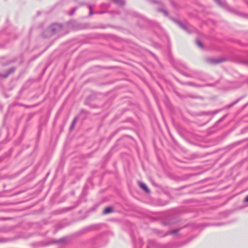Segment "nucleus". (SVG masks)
<instances>
[{
    "label": "nucleus",
    "mask_w": 248,
    "mask_h": 248,
    "mask_svg": "<svg viewBox=\"0 0 248 248\" xmlns=\"http://www.w3.org/2000/svg\"><path fill=\"white\" fill-rule=\"evenodd\" d=\"M180 27L188 33H191L194 31V28L191 25L186 24H184L181 22L178 23Z\"/></svg>",
    "instance_id": "obj_3"
},
{
    "label": "nucleus",
    "mask_w": 248,
    "mask_h": 248,
    "mask_svg": "<svg viewBox=\"0 0 248 248\" xmlns=\"http://www.w3.org/2000/svg\"><path fill=\"white\" fill-rule=\"evenodd\" d=\"M186 84L189 86H193L196 87H200V86L197 84H196L195 83L193 82H189L186 83Z\"/></svg>",
    "instance_id": "obj_15"
},
{
    "label": "nucleus",
    "mask_w": 248,
    "mask_h": 248,
    "mask_svg": "<svg viewBox=\"0 0 248 248\" xmlns=\"http://www.w3.org/2000/svg\"><path fill=\"white\" fill-rule=\"evenodd\" d=\"M113 2H114L116 4L123 5L124 4V0H111Z\"/></svg>",
    "instance_id": "obj_8"
},
{
    "label": "nucleus",
    "mask_w": 248,
    "mask_h": 248,
    "mask_svg": "<svg viewBox=\"0 0 248 248\" xmlns=\"http://www.w3.org/2000/svg\"><path fill=\"white\" fill-rule=\"evenodd\" d=\"M104 13V12L102 11V12H98V14H103Z\"/></svg>",
    "instance_id": "obj_21"
},
{
    "label": "nucleus",
    "mask_w": 248,
    "mask_h": 248,
    "mask_svg": "<svg viewBox=\"0 0 248 248\" xmlns=\"http://www.w3.org/2000/svg\"><path fill=\"white\" fill-rule=\"evenodd\" d=\"M62 30V27L59 24H54L46 31V33L48 34L46 37H50L55 33L60 32Z\"/></svg>",
    "instance_id": "obj_1"
},
{
    "label": "nucleus",
    "mask_w": 248,
    "mask_h": 248,
    "mask_svg": "<svg viewBox=\"0 0 248 248\" xmlns=\"http://www.w3.org/2000/svg\"><path fill=\"white\" fill-rule=\"evenodd\" d=\"M244 202H248V195L245 198Z\"/></svg>",
    "instance_id": "obj_20"
},
{
    "label": "nucleus",
    "mask_w": 248,
    "mask_h": 248,
    "mask_svg": "<svg viewBox=\"0 0 248 248\" xmlns=\"http://www.w3.org/2000/svg\"><path fill=\"white\" fill-rule=\"evenodd\" d=\"M88 8L90 9L89 16H91L93 14V8H92V6L90 5H88Z\"/></svg>",
    "instance_id": "obj_14"
},
{
    "label": "nucleus",
    "mask_w": 248,
    "mask_h": 248,
    "mask_svg": "<svg viewBox=\"0 0 248 248\" xmlns=\"http://www.w3.org/2000/svg\"><path fill=\"white\" fill-rule=\"evenodd\" d=\"M135 248H141V246L142 245V240L140 238H139L137 240H136L134 243Z\"/></svg>",
    "instance_id": "obj_5"
},
{
    "label": "nucleus",
    "mask_w": 248,
    "mask_h": 248,
    "mask_svg": "<svg viewBox=\"0 0 248 248\" xmlns=\"http://www.w3.org/2000/svg\"><path fill=\"white\" fill-rule=\"evenodd\" d=\"M178 231H179V230H174L170 231L169 232H168L167 233V234H176Z\"/></svg>",
    "instance_id": "obj_16"
},
{
    "label": "nucleus",
    "mask_w": 248,
    "mask_h": 248,
    "mask_svg": "<svg viewBox=\"0 0 248 248\" xmlns=\"http://www.w3.org/2000/svg\"><path fill=\"white\" fill-rule=\"evenodd\" d=\"M139 185H140V186L142 189H143L146 192L149 193L150 192L149 188L147 187V186L144 183L140 182V183H139Z\"/></svg>",
    "instance_id": "obj_6"
},
{
    "label": "nucleus",
    "mask_w": 248,
    "mask_h": 248,
    "mask_svg": "<svg viewBox=\"0 0 248 248\" xmlns=\"http://www.w3.org/2000/svg\"><path fill=\"white\" fill-rule=\"evenodd\" d=\"M77 121H78V118L77 117L75 118V119L73 120V122H72V123L71 125V126H70V129L71 130L73 129V128L74 127L75 125L76 124Z\"/></svg>",
    "instance_id": "obj_11"
},
{
    "label": "nucleus",
    "mask_w": 248,
    "mask_h": 248,
    "mask_svg": "<svg viewBox=\"0 0 248 248\" xmlns=\"http://www.w3.org/2000/svg\"><path fill=\"white\" fill-rule=\"evenodd\" d=\"M238 102V101H236L234 102H233L232 103L230 104L229 105H228L227 106V108H231V107H232L233 105H234V104H235L237 102Z\"/></svg>",
    "instance_id": "obj_19"
},
{
    "label": "nucleus",
    "mask_w": 248,
    "mask_h": 248,
    "mask_svg": "<svg viewBox=\"0 0 248 248\" xmlns=\"http://www.w3.org/2000/svg\"><path fill=\"white\" fill-rule=\"evenodd\" d=\"M196 45H197V46L198 47H199L200 48H202L203 47L202 43L199 40H197L196 41Z\"/></svg>",
    "instance_id": "obj_10"
},
{
    "label": "nucleus",
    "mask_w": 248,
    "mask_h": 248,
    "mask_svg": "<svg viewBox=\"0 0 248 248\" xmlns=\"http://www.w3.org/2000/svg\"><path fill=\"white\" fill-rule=\"evenodd\" d=\"M113 209L111 207H108L106 208L103 211L104 214H108L112 212Z\"/></svg>",
    "instance_id": "obj_7"
},
{
    "label": "nucleus",
    "mask_w": 248,
    "mask_h": 248,
    "mask_svg": "<svg viewBox=\"0 0 248 248\" xmlns=\"http://www.w3.org/2000/svg\"><path fill=\"white\" fill-rule=\"evenodd\" d=\"M157 248H175L174 244L172 243H169L167 244H157Z\"/></svg>",
    "instance_id": "obj_4"
},
{
    "label": "nucleus",
    "mask_w": 248,
    "mask_h": 248,
    "mask_svg": "<svg viewBox=\"0 0 248 248\" xmlns=\"http://www.w3.org/2000/svg\"><path fill=\"white\" fill-rule=\"evenodd\" d=\"M152 1H153V3H156V1L155 0H152Z\"/></svg>",
    "instance_id": "obj_22"
},
{
    "label": "nucleus",
    "mask_w": 248,
    "mask_h": 248,
    "mask_svg": "<svg viewBox=\"0 0 248 248\" xmlns=\"http://www.w3.org/2000/svg\"><path fill=\"white\" fill-rule=\"evenodd\" d=\"M15 70L14 68H11L9 71L7 72L5 75L3 76L4 78H6L9 74L13 73L14 71Z\"/></svg>",
    "instance_id": "obj_13"
},
{
    "label": "nucleus",
    "mask_w": 248,
    "mask_h": 248,
    "mask_svg": "<svg viewBox=\"0 0 248 248\" xmlns=\"http://www.w3.org/2000/svg\"><path fill=\"white\" fill-rule=\"evenodd\" d=\"M225 61L223 58H207L206 61L207 62L210 64H218L221 63Z\"/></svg>",
    "instance_id": "obj_2"
},
{
    "label": "nucleus",
    "mask_w": 248,
    "mask_h": 248,
    "mask_svg": "<svg viewBox=\"0 0 248 248\" xmlns=\"http://www.w3.org/2000/svg\"><path fill=\"white\" fill-rule=\"evenodd\" d=\"M217 4L220 6H224L225 5V2H222L220 0H214Z\"/></svg>",
    "instance_id": "obj_12"
},
{
    "label": "nucleus",
    "mask_w": 248,
    "mask_h": 248,
    "mask_svg": "<svg viewBox=\"0 0 248 248\" xmlns=\"http://www.w3.org/2000/svg\"><path fill=\"white\" fill-rule=\"evenodd\" d=\"M76 9H77L76 7H74V8H72L69 13L70 15H71V16L73 15L74 14L75 12L76 11Z\"/></svg>",
    "instance_id": "obj_17"
},
{
    "label": "nucleus",
    "mask_w": 248,
    "mask_h": 248,
    "mask_svg": "<svg viewBox=\"0 0 248 248\" xmlns=\"http://www.w3.org/2000/svg\"><path fill=\"white\" fill-rule=\"evenodd\" d=\"M64 239H59V240H56L55 241V243H63L64 241Z\"/></svg>",
    "instance_id": "obj_18"
},
{
    "label": "nucleus",
    "mask_w": 248,
    "mask_h": 248,
    "mask_svg": "<svg viewBox=\"0 0 248 248\" xmlns=\"http://www.w3.org/2000/svg\"><path fill=\"white\" fill-rule=\"evenodd\" d=\"M158 11L160 12H162L163 13L164 15H165L166 16H167L168 15V12L167 11V10L166 9H165L164 8H159L158 9Z\"/></svg>",
    "instance_id": "obj_9"
}]
</instances>
